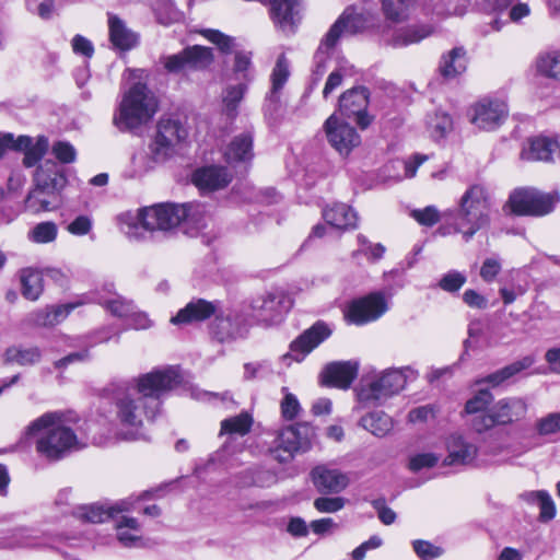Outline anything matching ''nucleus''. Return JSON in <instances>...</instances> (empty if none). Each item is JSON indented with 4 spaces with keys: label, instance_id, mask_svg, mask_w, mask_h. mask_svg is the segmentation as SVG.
<instances>
[{
    "label": "nucleus",
    "instance_id": "obj_39",
    "mask_svg": "<svg viewBox=\"0 0 560 560\" xmlns=\"http://www.w3.org/2000/svg\"><path fill=\"white\" fill-rule=\"evenodd\" d=\"M253 423V416L247 411H243L236 416L223 419L221 421L219 435L244 436L250 432Z\"/></svg>",
    "mask_w": 560,
    "mask_h": 560
},
{
    "label": "nucleus",
    "instance_id": "obj_46",
    "mask_svg": "<svg viewBox=\"0 0 560 560\" xmlns=\"http://www.w3.org/2000/svg\"><path fill=\"white\" fill-rule=\"evenodd\" d=\"M536 68L545 77L558 78L560 75V51L541 54L537 58Z\"/></svg>",
    "mask_w": 560,
    "mask_h": 560
},
{
    "label": "nucleus",
    "instance_id": "obj_8",
    "mask_svg": "<svg viewBox=\"0 0 560 560\" xmlns=\"http://www.w3.org/2000/svg\"><path fill=\"white\" fill-rule=\"evenodd\" d=\"M315 438V428L307 422L284 427L278 432L270 453L279 463H289L296 454L310 451Z\"/></svg>",
    "mask_w": 560,
    "mask_h": 560
},
{
    "label": "nucleus",
    "instance_id": "obj_52",
    "mask_svg": "<svg viewBox=\"0 0 560 560\" xmlns=\"http://www.w3.org/2000/svg\"><path fill=\"white\" fill-rule=\"evenodd\" d=\"M493 400V395L488 389H480L465 405V411L472 417L485 412Z\"/></svg>",
    "mask_w": 560,
    "mask_h": 560
},
{
    "label": "nucleus",
    "instance_id": "obj_15",
    "mask_svg": "<svg viewBox=\"0 0 560 560\" xmlns=\"http://www.w3.org/2000/svg\"><path fill=\"white\" fill-rule=\"evenodd\" d=\"M324 131L329 144L341 155H348L361 143V137L355 128L340 119L336 114L326 119Z\"/></svg>",
    "mask_w": 560,
    "mask_h": 560
},
{
    "label": "nucleus",
    "instance_id": "obj_22",
    "mask_svg": "<svg viewBox=\"0 0 560 560\" xmlns=\"http://www.w3.org/2000/svg\"><path fill=\"white\" fill-rule=\"evenodd\" d=\"M132 506L133 501L131 498H128L112 504L94 503L90 505H80L74 509L73 514L84 522L103 523L118 513L131 510Z\"/></svg>",
    "mask_w": 560,
    "mask_h": 560
},
{
    "label": "nucleus",
    "instance_id": "obj_62",
    "mask_svg": "<svg viewBox=\"0 0 560 560\" xmlns=\"http://www.w3.org/2000/svg\"><path fill=\"white\" fill-rule=\"evenodd\" d=\"M502 264L499 257L486 258L480 268V277L485 282H492L500 273Z\"/></svg>",
    "mask_w": 560,
    "mask_h": 560
},
{
    "label": "nucleus",
    "instance_id": "obj_42",
    "mask_svg": "<svg viewBox=\"0 0 560 560\" xmlns=\"http://www.w3.org/2000/svg\"><path fill=\"white\" fill-rule=\"evenodd\" d=\"M361 425L375 436H385L393 429V420L384 411H373L362 417Z\"/></svg>",
    "mask_w": 560,
    "mask_h": 560
},
{
    "label": "nucleus",
    "instance_id": "obj_24",
    "mask_svg": "<svg viewBox=\"0 0 560 560\" xmlns=\"http://www.w3.org/2000/svg\"><path fill=\"white\" fill-rule=\"evenodd\" d=\"M232 175L223 166L209 165L197 168L192 174V183L202 192H211L225 188Z\"/></svg>",
    "mask_w": 560,
    "mask_h": 560
},
{
    "label": "nucleus",
    "instance_id": "obj_51",
    "mask_svg": "<svg viewBox=\"0 0 560 560\" xmlns=\"http://www.w3.org/2000/svg\"><path fill=\"white\" fill-rule=\"evenodd\" d=\"M247 91V82L230 85L225 90L223 103L229 115L234 116L236 108Z\"/></svg>",
    "mask_w": 560,
    "mask_h": 560
},
{
    "label": "nucleus",
    "instance_id": "obj_23",
    "mask_svg": "<svg viewBox=\"0 0 560 560\" xmlns=\"http://www.w3.org/2000/svg\"><path fill=\"white\" fill-rule=\"evenodd\" d=\"M54 539L44 532L28 527H18L12 529L9 535L0 542L1 548H42L50 547Z\"/></svg>",
    "mask_w": 560,
    "mask_h": 560
},
{
    "label": "nucleus",
    "instance_id": "obj_49",
    "mask_svg": "<svg viewBox=\"0 0 560 560\" xmlns=\"http://www.w3.org/2000/svg\"><path fill=\"white\" fill-rule=\"evenodd\" d=\"M453 128V120L450 115L445 113H436L430 117L428 121V130L431 138L440 140L444 138Z\"/></svg>",
    "mask_w": 560,
    "mask_h": 560
},
{
    "label": "nucleus",
    "instance_id": "obj_4",
    "mask_svg": "<svg viewBox=\"0 0 560 560\" xmlns=\"http://www.w3.org/2000/svg\"><path fill=\"white\" fill-rule=\"evenodd\" d=\"M186 137L187 130L178 120L161 119L148 150L132 155V176H141L166 162L175 154L176 145Z\"/></svg>",
    "mask_w": 560,
    "mask_h": 560
},
{
    "label": "nucleus",
    "instance_id": "obj_64",
    "mask_svg": "<svg viewBox=\"0 0 560 560\" xmlns=\"http://www.w3.org/2000/svg\"><path fill=\"white\" fill-rule=\"evenodd\" d=\"M51 151L61 163L67 164L75 161V149L67 141H58L54 143Z\"/></svg>",
    "mask_w": 560,
    "mask_h": 560
},
{
    "label": "nucleus",
    "instance_id": "obj_34",
    "mask_svg": "<svg viewBox=\"0 0 560 560\" xmlns=\"http://www.w3.org/2000/svg\"><path fill=\"white\" fill-rule=\"evenodd\" d=\"M109 38L112 44L120 50H130L138 44V36L136 33L127 28L124 21L118 16L108 15Z\"/></svg>",
    "mask_w": 560,
    "mask_h": 560
},
{
    "label": "nucleus",
    "instance_id": "obj_45",
    "mask_svg": "<svg viewBox=\"0 0 560 560\" xmlns=\"http://www.w3.org/2000/svg\"><path fill=\"white\" fill-rule=\"evenodd\" d=\"M75 307V304H66L47 307L39 311L34 315V323L38 326H54L63 320L70 312Z\"/></svg>",
    "mask_w": 560,
    "mask_h": 560
},
{
    "label": "nucleus",
    "instance_id": "obj_21",
    "mask_svg": "<svg viewBox=\"0 0 560 560\" xmlns=\"http://www.w3.org/2000/svg\"><path fill=\"white\" fill-rule=\"evenodd\" d=\"M220 307V301L192 299L171 318V323L174 325L199 324L217 315Z\"/></svg>",
    "mask_w": 560,
    "mask_h": 560
},
{
    "label": "nucleus",
    "instance_id": "obj_53",
    "mask_svg": "<svg viewBox=\"0 0 560 560\" xmlns=\"http://www.w3.org/2000/svg\"><path fill=\"white\" fill-rule=\"evenodd\" d=\"M535 429L541 436H549L560 433V412H551L537 419Z\"/></svg>",
    "mask_w": 560,
    "mask_h": 560
},
{
    "label": "nucleus",
    "instance_id": "obj_5",
    "mask_svg": "<svg viewBox=\"0 0 560 560\" xmlns=\"http://www.w3.org/2000/svg\"><path fill=\"white\" fill-rule=\"evenodd\" d=\"M159 103L147 84L137 82L126 90L113 117L122 132L133 131L148 124L158 112Z\"/></svg>",
    "mask_w": 560,
    "mask_h": 560
},
{
    "label": "nucleus",
    "instance_id": "obj_9",
    "mask_svg": "<svg viewBox=\"0 0 560 560\" xmlns=\"http://www.w3.org/2000/svg\"><path fill=\"white\" fill-rule=\"evenodd\" d=\"M406 369H388L380 375L363 378L357 390L358 399L369 405H380L398 394L407 383Z\"/></svg>",
    "mask_w": 560,
    "mask_h": 560
},
{
    "label": "nucleus",
    "instance_id": "obj_60",
    "mask_svg": "<svg viewBox=\"0 0 560 560\" xmlns=\"http://www.w3.org/2000/svg\"><path fill=\"white\" fill-rule=\"evenodd\" d=\"M93 228V219L88 214L78 215L67 225V231L75 236L88 235Z\"/></svg>",
    "mask_w": 560,
    "mask_h": 560
},
{
    "label": "nucleus",
    "instance_id": "obj_57",
    "mask_svg": "<svg viewBox=\"0 0 560 560\" xmlns=\"http://www.w3.org/2000/svg\"><path fill=\"white\" fill-rule=\"evenodd\" d=\"M466 276L457 270H451L439 281V287L446 292L454 293L466 283Z\"/></svg>",
    "mask_w": 560,
    "mask_h": 560
},
{
    "label": "nucleus",
    "instance_id": "obj_6",
    "mask_svg": "<svg viewBox=\"0 0 560 560\" xmlns=\"http://www.w3.org/2000/svg\"><path fill=\"white\" fill-rule=\"evenodd\" d=\"M454 217V231L468 242L479 230L490 223L491 202L485 187L470 186L462 196Z\"/></svg>",
    "mask_w": 560,
    "mask_h": 560
},
{
    "label": "nucleus",
    "instance_id": "obj_10",
    "mask_svg": "<svg viewBox=\"0 0 560 560\" xmlns=\"http://www.w3.org/2000/svg\"><path fill=\"white\" fill-rule=\"evenodd\" d=\"M289 307V300L282 292H265L253 298L244 313L255 324L271 326L282 320Z\"/></svg>",
    "mask_w": 560,
    "mask_h": 560
},
{
    "label": "nucleus",
    "instance_id": "obj_2",
    "mask_svg": "<svg viewBox=\"0 0 560 560\" xmlns=\"http://www.w3.org/2000/svg\"><path fill=\"white\" fill-rule=\"evenodd\" d=\"M78 421L71 411H50L33 420L24 431L25 440H35L36 451L48 460H59L80 443L72 428Z\"/></svg>",
    "mask_w": 560,
    "mask_h": 560
},
{
    "label": "nucleus",
    "instance_id": "obj_20",
    "mask_svg": "<svg viewBox=\"0 0 560 560\" xmlns=\"http://www.w3.org/2000/svg\"><path fill=\"white\" fill-rule=\"evenodd\" d=\"M310 478L317 492L322 494H338L350 483L346 472L324 464L315 466L310 472Z\"/></svg>",
    "mask_w": 560,
    "mask_h": 560
},
{
    "label": "nucleus",
    "instance_id": "obj_63",
    "mask_svg": "<svg viewBox=\"0 0 560 560\" xmlns=\"http://www.w3.org/2000/svg\"><path fill=\"white\" fill-rule=\"evenodd\" d=\"M439 457L433 453H420L410 457L409 468L412 471H419L423 468H431L436 465Z\"/></svg>",
    "mask_w": 560,
    "mask_h": 560
},
{
    "label": "nucleus",
    "instance_id": "obj_55",
    "mask_svg": "<svg viewBox=\"0 0 560 560\" xmlns=\"http://www.w3.org/2000/svg\"><path fill=\"white\" fill-rule=\"evenodd\" d=\"M201 34L211 43L218 46V48L224 52L230 54L235 47V39L228 36L217 30H203Z\"/></svg>",
    "mask_w": 560,
    "mask_h": 560
},
{
    "label": "nucleus",
    "instance_id": "obj_18",
    "mask_svg": "<svg viewBox=\"0 0 560 560\" xmlns=\"http://www.w3.org/2000/svg\"><path fill=\"white\" fill-rule=\"evenodd\" d=\"M289 63L282 55L278 58L270 75L271 86L265 96L264 114L269 119H276L282 106V91L289 79Z\"/></svg>",
    "mask_w": 560,
    "mask_h": 560
},
{
    "label": "nucleus",
    "instance_id": "obj_17",
    "mask_svg": "<svg viewBox=\"0 0 560 560\" xmlns=\"http://www.w3.org/2000/svg\"><path fill=\"white\" fill-rule=\"evenodd\" d=\"M508 117V105L498 98H482L471 108L470 121L483 130L498 128Z\"/></svg>",
    "mask_w": 560,
    "mask_h": 560
},
{
    "label": "nucleus",
    "instance_id": "obj_7",
    "mask_svg": "<svg viewBox=\"0 0 560 560\" xmlns=\"http://www.w3.org/2000/svg\"><path fill=\"white\" fill-rule=\"evenodd\" d=\"M368 26L369 22L363 14L355 13L351 8L343 11L320 42L315 55V67L311 75V88L317 85L326 73L329 59L328 52L337 45L338 40L343 36L362 32Z\"/></svg>",
    "mask_w": 560,
    "mask_h": 560
},
{
    "label": "nucleus",
    "instance_id": "obj_28",
    "mask_svg": "<svg viewBox=\"0 0 560 560\" xmlns=\"http://www.w3.org/2000/svg\"><path fill=\"white\" fill-rule=\"evenodd\" d=\"M556 153L560 154V143L553 138L539 136L528 140L521 158L527 161L550 162Z\"/></svg>",
    "mask_w": 560,
    "mask_h": 560
},
{
    "label": "nucleus",
    "instance_id": "obj_61",
    "mask_svg": "<svg viewBox=\"0 0 560 560\" xmlns=\"http://www.w3.org/2000/svg\"><path fill=\"white\" fill-rule=\"evenodd\" d=\"M250 68H252L250 54L244 52V51L236 52L233 70L236 74H241V78L245 82H249L253 80V75L249 71Z\"/></svg>",
    "mask_w": 560,
    "mask_h": 560
},
{
    "label": "nucleus",
    "instance_id": "obj_40",
    "mask_svg": "<svg viewBox=\"0 0 560 560\" xmlns=\"http://www.w3.org/2000/svg\"><path fill=\"white\" fill-rule=\"evenodd\" d=\"M21 291L25 299L36 301L43 293V275L33 268H24L20 271Z\"/></svg>",
    "mask_w": 560,
    "mask_h": 560
},
{
    "label": "nucleus",
    "instance_id": "obj_37",
    "mask_svg": "<svg viewBox=\"0 0 560 560\" xmlns=\"http://www.w3.org/2000/svg\"><path fill=\"white\" fill-rule=\"evenodd\" d=\"M210 325V334L220 342L230 341L240 335L238 325L232 319L230 315H223L221 308Z\"/></svg>",
    "mask_w": 560,
    "mask_h": 560
},
{
    "label": "nucleus",
    "instance_id": "obj_56",
    "mask_svg": "<svg viewBox=\"0 0 560 560\" xmlns=\"http://www.w3.org/2000/svg\"><path fill=\"white\" fill-rule=\"evenodd\" d=\"M347 500L341 497H327V494L314 500V508L319 513H336L345 508Z\"/></svg>",
    "mask_w": 560,
    "mask_h": 560
},
{
    "label": "nucleus",
    "instance_id": "obj_27",
    "mask_svg": "<svg viewBox=\"0 0 560 560\" xmlns=\"http://www.w3.org/2000/svg\"><path fill=\"white\" fill-rule=\"evenodd\" d=\"M270 16L282 32L294 33L298 23L299 0H269Z\"/></svg>",
    "mask_w": 560,
    "mask_h": 560
},
{
    "label": "nucleus",
    "instance_id": "obj_36",
    "mask_svg": "<svg viewBox=\"0 0 560 560\" xmlns=\"http://www.w3.org/2000/svg\"><path fill=\"white\" fill-rule=\"evenodd\" d=\"M432 33L430 26H407L396 30L390 38L385 40L393 47H405L411 44H417Z\"/></svg>",
    "mask_w": 560,
    "mask_h": 560
},
{
    "label": "nucleus",
    "instance_id": "obj_30",
    "mask_svg": "<svg viewBox=\"0 0 560 560\" xmlns=\"http://www.w3.org/2000/svg\"><path fill=\"white\" fill-rule=\"evenodd\" d=\"M477 446L467 442L462 435L452 434L447 440V465H468L477 456Z\"/></svg>",
    "mask_w": 560,
    "mask_h": 560
},
{
    "label": "nucleus",
    "instance_id": "obj_13",
    "mask_svg": "<svg viewBox=\"0 0 560 560\" xmlns=\"http://www.w3.org/2000/svg\"><path fill=\"white\" fill-rule=\"evenodd\" d=\"M387 310L388 302L384 293L373 292L349 303L345 317L350 324L364 325L378 319Z\"/></svg>",
    "mask_w": 560,
    "mask_h": 560
},
{
    "label": "nucleus",
    "instance_id": "obj_29",
    "mask_svg": "<svg viewBox=\"0 0 560 560\" xmlns=\"http://www.w3.org/2000/svg\"><path fill=\"white\" fill-rule=\"evenodd\" d=\"M492 408L494 418L500 425L511 424L523 419L528 410L526 400L521 397L502 398Z\"/></svg>",
    "mask_w": 560,
    "mask_h": 560
},
{
    "label": "nucleus",
    "instance_id": "obj_38",
    "mask_svg": "<svg viewBox=\"0 0 560 560\" xmlns=\"http://www.w3.org/2000/svg\"><path fill=\"white\" fill-rule=\"evenodd\" d=\"M42 351L37 347L12 346L4 352V362L21 366L34 365L40 361Z\"/></svg>",
    "mask_w": 560,
    "mask_h": 560
},
{
    "label": "nucleus",
    "instance_id": "obj_35",
    "mask_svg": "<svg viewBox=\"0 0 560 560\" xmlns=\"http://www.w3.org/2000/svg\"><path fill=\"white\" fill-rule=\"evenodd\" d=\"M253 155V135L249 131L236 136L224 150V158L229 164L248 162Z\"/></svg>",
    "mask_w": 560,
    "mask_h": 560
},
{
    "label": "nucleus",
    "instance_id": "obj_41",
    "mask_svg": "<svg viewBox=\"0 0 560 560\" xmlns=\"http://www.w3.org/2000/svg\"><path fill=\"white\" fill-rule=\"evenodd\" d=\"M97 303L108 310L114 316L119 318H127L135 308L132 301H129L121 295L107 291L106 294H102L97 298Z\"/></svg>",
    "mask_w": 560,
    "mask_h": 560
},
{
    "label": "nucleus",
    "instance_id": "obj_3",
    "mask_svg": "<svg viewBox=\"0 0 560 560\" xmlns=\"http://www.w3.org/2000/svg\"><path fill=\"white\" fill-rule=\"evenodd\" d=\"M205 214L206 207L199 202L160 203L139 210L137 217L127 222L122 230L129 238L140 240L144 237L143 232H166L184 221L200 226Z\"/></svg>",
    "mask_w": 560,
    "mask_h": 560
},
{
    "label": "nucleus",
    "instance_id": "obj_19",
    "mask_svg": "<svg viewBox=\"0 0 560 560\" xmlns=\"http://www.w3.org/2000/svg\"><path fill=\"white\" fill-rule=\"evenodd\" d=\"M331 332V328L325 322L317 320L290 343V351L284 358H292L296 362H301L316 347L329 338Z\"/></svg>",
    "mask_w": 560,
    "mask_h": 560
},
{
    "label": "nucleus",
    "instance_id": "obj_58",
    "mask_svg": "<svg viewBox=\"0 0 560 560\" xmlns=\"http://www.w3.org/2000/svg\"><path fill=\"white\" fill-rule=\"evenodd\" d=\"M413 551L422 560H432L443 555L444 550L428 540L417 539L412 542Z\"/></svg>",
    "mask_w": 560,
    "mask_h": 560
},
{
    "label": "nucleus",
    "instance_id": "obj_16",
    "mask_svg": "<svg viewBox=\"0 0 560 560\" xmlns=\"http://www.w3.org/2000/svg\"><path fill=\"white\" fill-rule=\"evenodd\" d=\"M369 91L360 86L348 90L339 98V112L349 119H354L362 129L368 128L372 117L368 114Z\"/></svg>",
    "mask_w": 560,
    "mask_h": 560
},
{
    "label": "nucleus",
    "instance_id": "obj_25",
    "mask_svg": "<svg viewBox=\"0 0 560 560\" xmlns=\"http://www.w3.org/2000/svg\"><path fill=\"white\" fill-rule=\"evenodd\" d=\"M358 369V363L352 361L329 363L322 373L323 383L347 389L357 377Z\"/></svg>",
    "mask_w": 560,
    "mask_h": 560
},
{
    "label": "nucleus",
    "instance_id": "obj_26",
    "mask_svg": "<svg viewBox=\"0 0 560 560\" xmlns=\"http://www.w3.org/2000/svg\"><path fill=\"white\" fill-rule=\"evenodd\" d=\"M67 178L62 168L54 161L47 160L40 164L34 174V185L59 196Z\"/></svg>",
    "mask_w": 560,
    "mask_h": 560
},
{
    "label": "nucleus",
    "instance_id": "obj_59",
    "mask_svg": "<svg viewBox=\"0 0 560 560\" xmlns=\"http://www.w3.org/2000/svg\"><path fill=\"white\" fill-rule=\"evenodd\" d=\"M411 217L421 225L433 226L440 221V212L434 206H428L423 209H415Z\"/></svg>",
    "mask_w": 560,
    "mask_h": 560
},
{
    "label": "nucleus",
    "instance_id": "obj_14",
    "mask_svg": "<svg viewBox=\"0 0 560 560\" xmlns=\"http://www.w3.org/2000/svg\"><path fill=\"white\" fill-rule=\"evenodd\" d=\"M7 149L24 151L23 164L26 167L36 165L48 150V139L45 136L37 137L36 141L28 136L14 138L13 133H0V158Z\"/></svg>",
    "mask_w": 560,
    "mask_h": 560
},
{
    "label": "nucleus",
    "instance_id": "obj_50",
    "mask_svg": "<svg viewBox=\"0 0 560 560\" xmlns=\"http://www.w3.org/2000/svg\"><path fill=\"white\" fill-rule=\"evenodd\" d=\"M154 12L159 23L170 25L182 19V13L175 8L173 0H155Z\"/></svg>",
    "mask_w": 560,
    "mask_h": 560
},
{
    "label": "nucleus",
    "instance_id": "obj_43",
    "mask_svg": "<svg viewBox=\"0 0 560 560\" xmlns=\"http://www.w3.org/2000/svg\"><path fill=\"white\" fill-rule=\"evenodd\" d=\"M466 69V57L463 48H454L442 57L440 72L444 78H454Z\"/></svg>",
    "mask_w": 560,
    "mask_h": 560
},
{
    "label": "nucleus",
    "instance_id": "obj_12",
    "mask_svg": "<svg viewBox=\"0 0 560 560\" xmlns=\"http://www.w3.org/2000/svg\"><path fill=\"white\" fill-rule=\"evenodd\" d=\"M161 60L167 72L182 74L208 68L213 62V54L211 48L195 45Z\"/></svg>",
    "mask_w": 560,
    "mask_h": 560
},
{
    "label": "nucleus",
    "instance_id": "obj_31",
    "mask_svg": "<svg viewBox=\"0 0 560 560\" xmlns=\"http://www.w3.org/2000/svg\"><path fill=\"white\" fill-rule=\"evenodd\" d=\"M325 222L338 230L355 229L358 226L357 213L346 203H334L323 210Z\"/></svg>",
    "mask_w": 560,
    "mask_h": 560
},
{
    "label": "nucleus",
    "instance_id": "obj_47",
    "mask_svg": "<svg viewBox=\"0 0 560 560\" xmlns=\"http://www.w3.org/2000/svg\"><path fill=\"white\" fill-rule=\"evenodd\" d=\"M411 0H382V9L385 16L394 22H399L409 16Z\"/></svg>",
    "mask_w": 560,
    "mask_h": 560
},
{
    "label": "nucleus",
    "instance_id": "obj_44",
    "mask_svg": "<svg viewBox=\"0 0 560 560\" xmlns=\"http://www.w3.org/2000/svg\"><path fill=\"white\" fill-rule=\"evenodd\" d=\"M139 523L133 517L124 516L117 525V538L125 547H138L141 542Z\"/></svg>",
    "mask_w": 560,
    "mask_h": 560
},
{
    "label": "nucleus",
    "instance_id": "obj_11",
    "mask_svg": "<svg viewBox=\"0 0 560 560\" xmlns=\"http://www.w3.org/2000/svg\"><path fill=\"white\" fill-rule=\"evenodd\" d=\"M559 198L553 194H545L536 189L515 190L509 199L512 212L520 215H545L551 212Z\"/></svg>",
    "mask_w": 560,
    "mask_h": 560
},
{
    "label": "nucleus",
    "instance_id": "obj_32",
    "mask_svg": "<svg viewBox=\"0 0 560 560\" xmlns=\"http://www.w3.org/2000/svg\"><path fill=\"white\" fill-rule=\"evenodd\" d=\"M25 210L38 214L40 212H50L59 208L60 199L57 194H50L40 187L34 185L25 198Z\"/></svg>",
    "mask_w": 560,
    "mask_h": 560
},
{
    "label": "nucleus",
    "instance_id": "obj_33",
    "mask_svg": "<svg viewBox=\"0 0 560 560\" xmlns=\"http://www.w3.org/2000/svg\"><path fill=\"white\" fill-rule=\"evenodd\" d=\"M536 362V358L533 354H528L523 357L520 360H516L504 368L487 375L485 378L479 381V383H488L493 387L499 386L512 377L521 374L523 371L528 370Z\"/></svg>",
    "mask_w": 560,
    "mask_h": 560
},
{
    "label": "nucleus",
    "instance_id": "obj_48",
    "mask_svg": "<svg viewBox=\"0 0 560 560\" xmlns=\"http://www.w3.org/2000/svg\"><path fill=\"white\" fill-rule=\"evenodd\" d=\"M58 226L52 221L37 223L30 232L28 238L36 244L51 243L57 238Z\"/></svg>",
    "mask_w": 560,
    "mask_h": 560
},
{
    "label": "nucleus",
    "instance_id": "obj_54",
    "mask_svg": "<svg viewBox=\"0 0 560 560\" xmlns=\"http://www.w3.org/2000/svg\"><path fill=\"white\" fill-rule=\"evenodd\" d=\"M470 425L476 433L482 434L500 424L497 422L493 408L491 407L487 411L474 416L470 420Z\"/></svg>",
    "mask_w": 560,
    "mask_h": 560
},
{
    "label": "nucleus",
    "instance_id": "obj_1",
    "mask_svg": "<svg viewBox=\"0 0 560 560\" xmlns=\"http://www.w3.org/2000/svg\"><path fill=\"white\" fill-rule=\"evenodd\" d=\"M182 382L179 370L167 366L153 370L129 382L112 385L116 420L129 430L130 439H136V433L144 420H153L160 412L161 396L179 386Z\"/></svg>",
    "mask_w": 560,
    "mask_h": 560
}]
</instances>
